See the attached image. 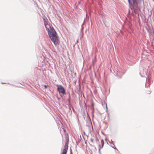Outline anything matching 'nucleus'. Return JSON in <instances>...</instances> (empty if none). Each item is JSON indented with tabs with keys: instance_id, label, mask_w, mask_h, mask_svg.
Listing matches in <instances>:
<instances>
[{
	"instance_id": "obj_1",
	"label": "nucleus",
	"mask_w": 154,
	"mask_h": 154,
	"mask_svg": "<svg viewBox=\"0 0 154 154\" xmlns=\"http://www.w3.org/2000/svg\"><path fill=\"white\" fill-rule=\"evenodd\" d=\"M45 26L51 40L54 43V45H57L58 44V37L57 32L54 28L50 25L44 23Z\"/></svg>"
},
{
	"instance_id": "obj_2",
	"label": "nucleus",
	"mask_w": 154,
	"mask_h": 154,
	"mask_svg": "<svg viewBox=\"0 0 154 154\" xmlns=\"http://www.w3.org/2000/svg\"><path fill=\"white\" fill-rule=\"evenodd\" d=\"M143 0H128L129 7L132 11L138 14L140 11V4Z\"/></svg>"
},
{
	"instance_id": "obj_3",
	"label": "nucleus",
	"mask_w": 154,
	"mask_h": 154,
	"mask_svg": "<svg viewBox=\"0 0 154 154\" xmlns=\"http://www.w3.org/2000/svg\"><path fill=\"white\" fill-rule=\"evenodd\" d=\"M57 90L59 94L61 96V94L64 95H66V90L64 87L61 85H57Z\"/></svg>"
},
{
	"instance_id": "obj_4",
	"label": "nucleus",
	"mask_w": 154,
	"mask_h": 154,
	"mask_svg": "<svg viewBox=\"0 0 154 154\" xmlns=\"http://www.w3.org/2000/svg\"><path fill=\"white\" fill-rule=\"evenodd\" d=\"M68 142H66L65 143V145L64 146V149H66L67 151L68 149Z\"/></svg>"
},
{
	"instance_id": "obj_5",
	"label": "nucleus",
	"mask_w": 154,
	"mask_h": 154,
	"mask_svg": "<svg viewBox=\"0 0 154 154\" xmlns=\"http://www.w3.org/2000/svg\"><path fill=\"white\" fill-rule=\"evenodd\" d=\"M101 143L102 147H101V146L100 145H99V148L102 149L103 148L104 145V141L102 139L101 140Z\"/></svg>"
},
{
	"instance_id": "obj_6",
	"label": "nucleus",
	"mask_w": 154,
	"mask_h": 154,
	"mask_svg": "<svg viewBox=\"0 0 154 154\" xmlns=\"http://www.w3.org/2000/svg\"><path fill=\"white\" fill-rule=\"evenodd\" d=\"M68 102H69V104L68 105V106L69 107V111H71V112H72V111L71 110V105L70 101V99H68Z\"/></svg>"
},
{
	"instance_id": "obj_7",
	"label": "nucleus",
	"mask_w": 154,
	"mask_h": 154,
	"mask_svg": "<svg viewBox=\"0 0 154 154\" xmlns=\"http://www.w3.org/2000/svg\"><path fill=\"white\" fill-rule=\"evenodd\" d=\"M65 138L66 140V142H69V137L68 134L67 133H65Z\"/></svg>"
},
{
	"instance_id": "obj_8",
	"label": "nucleus",
	"mask_w": 154,
	"mask_h": 154,
	"mask_svg": "<svg viewBox=\"0 0 154 154\" xmlns=\"http://www.w3.org/2000/svg\"><path fill=\"white\" fill-rule=\"evenodd\" d=\"M87 122L88 123V125H92V122L90 118H89L87 120Z\"/></svg>"
},
{
	"instance_id": "obj_9",
	"label": "nucleus",
	"mask_w": 154,
	"mask_h": 154,
	"mask_svg": "<svg viewBox=\"0 0 154 154\" xmlns=\"http://www.w3.org/2000/svg\"><path fill=\"white\" fill-rule=\"evenodd\" d=\"M67 151L66 149H63L61 154H66Z\"/></svg>"
},
{
	"instance_id": "obj_10",
	"label": "nucleus",
	"mask_w": 154,
	"mask_h": 154,
	"mask_svg": "<svg viewBox=\"0 0 154 154\" xmlns=\"http://www.w3.org/2000/svg\"><path fill=\"white\" fill-rule=\"evenodd\" d=\"M94 104L93 103H91V109L94 110Z\"/></svg>"
},
{
	"instance_id": "obj_11",
	"label": "nucleus",
	"mask_w": 154,
	"mask_h": 154,
	"mask_svg": "<svg viewBox=\"0 0 154 154\" xmlns=\"http://www.w3.org/2000/svg\"><path fill=\"white\" fill-rule=\"evenodd\" d=\"M111 142L109 141V142L110 144H112L113 146H114V144L113 143V141H112V140H111Z\"/></svg>"
},
{
	"instance_id": "obj_12",
	"label": "nucleus",
	"mask_w": 154,
	"mask_h": 154,
	"mask_svg": "<svg viewBox=\"0 0 154 154\" xmlns=\"http://www.w3.org/2000/svg\"><path fill=\"white\" fill-rule=\"evenodd\" d=\"M144 71L145 72V73L147 75V72H148V70L146 69H143Z\"/></svg>"
},
{
	"instance_id": "obj_13",
	"label": "nucleus",
	"mask_w": 154,
	"mask_h": 154,
	"mask_svg": "<svg viewBox=\"0 0 154 154\" xmlns=\"http://www.w3.org/2000/svg\"><path fill=\"white\" fill-rule=\"evenodd\" d=\"M111 147L112 148H113L114 149H116V150H117V151H118V149H117L116 147H113V146H111Z\"/></svg>"
},
{
	"instance_id": "obj_14",
	"label": "nucleus",
	"mask_w": 154,
	"mask_h": 154,
	"mask_svg": "<svg viewBox=\"0 0 154 154\" xmlns=\"http://www.w3.org/2000/svg\"><path fill=\"white\" fill-rule=\"evenodd\" d=\"M100 149H101L99 148L98 153H99V154H101V152L100 151Z\"/></svg>"
},
{
	"instance_id": "obj_15",
	"label": "nucleus",
	"mask_w": 154,
	"mask_h": 154,
	"mask_svg": "<svg viewBox=\"0 0 154 154\" xmlns=\"http://www.w3.org/2000/svg\"><path fill=\"white\" fill-rule=\"evenodd\" d=\"M48 85H44V87L46 88H47L48 87Z\"/></svg>"
},
{
	"instance_id": "obj_16",
	"label": "nucleus",
	"mask_w": 154,
	"mask_h": 154,
	"mask_svg": "<svg viewBox=\"0 0 154 154\" xmlns=\"http://www.w3.org/2000/svg\"><path fill=\"white\" fill-rule=\"evenodd\" d=\"M63 131H64V133H65H65H66V134L67 133V132H66V130L65 129H63Z\"/></svg>"
},
{
	"instance_id": "obj_17",
	"label": "nucleus",
	"mask_w": 154,
	"mask_h": 154,
	"mask_svg": "<svg viewBox=\"0 0 154 154\" xmlns=\"http://www.w3.org/2000/svg\"><path fill=\"white\" fill-rule=\"evenodd\" d=\"M91 142H92V143L93 142V138H91Z\"/></svg>"
},
{
	"instance_id": "obj_18",
	"label": "nucleus",
	"mask_w": 154,
	"mask_h": 154,
	"mask_svg": "<svg viewBox=\"0 0 154 154\" xmlns=\"http://www.w3.org/2000/svg\"><path fill=\"white\" fill-rule=\"evenodd\" d=\"M70 152H72V150L71 149H70Z\"/></svg>"
},
{
	"instance_id": "obj_19",
	"label": "nucleus",
	"mask_w": 154,
	"mask_h": 154,
	"mask_svg": "<svg viewBox=\"0 0 154 154\" xmlns=\"http://www.w3.org/2000/svg\"><path fill=\"white\" fill-rule=\"evenodd\" d=\"M70 154H73L72 152H70Z\"/></svg>"
},
{
	"instance_id": "obj_20",
	"label": "nucleus",
	"mask_w": 154,
	"mask_h": 154,
	"mask_svg": "<svg viewBox=\"0 0 154 154\" xmlns=\"http://www.w3.org/2000/svg\"><path fill=\"white\" fill-rule=\"evenodd\" d=\"M106 109H107V105H106Z\"/></svg>"
},
{
	"instance_id": "obj_21",
	"label": "nucleus",
	"mask_w": 154,
	"mask_h": 154,
	"mask_svg": "<svg viewBox=\"0 0 154 154\" xmlns=\"http://www.w3.org/2000/svg\"><path fill=\"white\" fill-rule=\"evenodd\" d=\"M140 75L141 76V77H143V76L142 75H141L140 74Z\"/></svg>"
},
{
	"instance_id": "obj_22",
	"label": "nucleus",
	"mask_w": 154,
	"mask_h": 154,
	"mask_svg": "<svg viewBox=\"0 0 154 154\" xmlns=\"http://www.w3.org/2000/svg\"><path fill=\"white\" fill-rule=\"evenodd\" d=\"M105 140H106V138L105 139Z\"/></svg>"
}]
</instances>
